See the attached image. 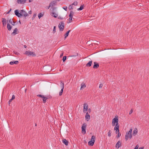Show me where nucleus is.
Returning a JSON list of instances; mask_svg holds the SVG:
<instances>
[{
    "instance_id": "1",
    "label": "nucleus",
    "mask_w": 149,
    "mask_h": 149,
    "mask_svg": "<svg viewBox=\"0 0 149 149\" xmlns=\"http://www.w3.org/2000/svg\"><path fill=\"white\" fill-rule=\"evenodd\" d=\"M132 129H131L128 132H127L125 137V139L126 141L127 140L128 138L130 139L132 138Z\"/></svg>"
},
{
    "instance_id": "2",
    "label": "nucleus",
    "mask_w": 149,
    "mask_h": 149,
    "mask_svg": "<svg viewBox=\"0 0 149 149\" xmlns=\"http://www.w3.org/2000/svg\"><path fill=\"white\" fill-rule=\"evenodd\" d=\"M56 8L55 7H52L50 9L51 15L55 18L57 17L58 16V15L54 11Z\"/></svg>"
},
{
    "instance_id": "3",
    "label": "nucleus",
    "mask_w": 149,
    "mask_h": 149,
    "mask_svg": "<svg viewBox=\"0 0 149 149\" xmlns=\"http://www.w3.org/2000/svg\"><path fill=\"white\" fill-rule=\"evenodd\" d=\"M24 54L28 56H36V55L35 53L33 52L29 51H26L25 53Z\"/></svg>"
},
{
    "instance_id": "4",
    "label": "nucleus",
    "mask_w": 149,
    "mask_h": 149,
    "mask_svg": "<svg viewBox=\"0 0 149 149\" xmlns=\"http://www.w3.org/2000/svg\"><path fill=\"white\" fill-rule=\"evenodd\" d=\"M86 124L85 123H84L82 125L81 127L82 132L83 134H85L86 133Z\"/></svg>"
},
{
    "instance_id": "5",
    "label": "nucleus",
    "mask_w": 149,
    "mask_h": 149,
    "mask_svg": "<svg viewBox=\"0 0 149 149\" xmlns=\"http://www.w3.org/2000/svg\"><path fill=\"white\" fill-rule=\"evenodd\" d=\"M118 116H115V117L113 118L112 120V125L113 126H114L115 125V123H118Z\"/></svg>"
},
{
    "instance_id": "6",
    "label": "nucleus",
    "mask_w": 149,
    "mask_h": 149,
    "mask_svg": "<svg viewBox=\"0 0 149 149\" xmlns=\"http://www.w3.org/2000/svg\"><path fill=\"white\" fill-rule=\"evenodd\" d=\"M58 26L60 30L61 31H63L64 27V22H61L59 24Z\"/></svg>"
},
{
    "instance_id": "7",
    "label": "nucleus",
    "mask_w": 149,
    "mask_h": 149,
    "mask_svg": "<svg viewBox=\"0 0 149 149\" xmlns=\"http://www.w3.org/2000/svg\"><path fill=\"white\" fill-rule=\"evenodd\" d=\"M19 12L21 13V17L23 16L25 17L28 16V14L23 10H21Z\"/></svg>"
},
{
    "instance_id": "8",
    "label": "nucleus",
    "mask_w": 149,
    "mask_h": 149,
    "mask_svg": "<svg viewBox=\"0 0 149 149\" xmlns=\"http://www.w3.org/2000/svg\"><path fill=\"white\" fill-rule=\"evenodd\" d=\"M60 86L61 88V89L59 93V95L60 96L62 95L64 88V84L61 81Z\"/></svg>"
},
{
    "instance_id": "9",
    "label": "nucleus",
    "mask_w": 149,
    "mask_h": 149,
    "mask_svg": "<svg viewBox=\"0 0 149 149\" xmlns=\"http://www.w3.org/2000/svg\"><path fill=\"white\" fill-rule=\"evenodd\" d=\"M74 14V13L72 11H71L70 12V13L69 15V22H71L72 20V18L73 17V15Z\"/></svg>"
},
{
    "instance_id": "10",
    "label": "nucleus",
    "mask_w": 149,
    "mask_h": 149,
    "mask_svg": "<svg viewBox=\"0 0 149 149\" xmlns=\"http://www.w3.org/2000/svg\"><path fill=\"white\" fill-rule=\"evenodd\" d=\"M15 14L19 17H21V13H19V11L18 10H16L15 11Z\"/></svg>"
},
{
    "instance_id": "11",
    "label": "nucleus",
    "mask_w": 149,
    "mask_h": 149,
    "mask_svg": "<svg viewBox=\"0 0 149 149\" xmlns=\"http://www.w3.org/2000/svg\"><path fill=\"white\" fill-rule=\"evenodd\" d=\"M88 109V105L86 103H84V104L83 112L85 113V111H87Z\"/></svg>"
},
{
    "instance_id": "12",
    "label": "nucleus",
    "mask_w": 149,
    "mask_h": 149,
    "mask_svg": "<svg viewBox=\"0 0 149 149\" xmlns=\"http://www.w3.org/2000/svg\"><path fill=\"white\" fill-rule=\"evenodd\" d=\"M56 5V1H52L49 4V5L51 7H53V6H55Z\"/></svg>"
},
{
    "instance_id": "13",
    "label": "nucleus",
    "mask_w": 149,
    "mask_h": 149,
    "mask_svg": "<svg viewBox=\"0 0 149 149\" xmlns=\"http://www.w3.org/2000/svg\"><path fill=\"white\" fill-rule=\"evenodd\" d=\"M26 1V0H17V2L18 3L23 4Z\"/></svg>"
},
{
    "instance_id": "14",
    "label": "nucleus",
    "mask_w": 149,
    "mask_h": 149,
    "mask_svg": "<svg viewBox=\"0 0 149 149\" xmlns=\"http://www.w3.org/2000/svg\"><path fill=\"white\" fill-rule=\"evenodd\" d=\"M85 118L87 121H88L90 118V115L87 112L85 116Z\"/></svg>"
},
{
    "instance_id": "15",
    "label": "nucleus",
    "mask_w": 149,
    "mask_h": 149,
    "mask_svg": "<svg viewBox=\"0 0 149 149\" xmlns=\"http://www.w3.org/2000/svg\"><path fill=\"white\" fill-rule=\"evenodd\" d=\"M18 32H19L17 31V29L16 28L14 29L13 32L12 33V35H15L16 34L18 33Z\"/></svg>"
},
{
    "instance_id": "16",
    "label": "nucleus",
    "mask_w": 149,
    "mask_h": 149,
    "mask_svg": "<svg viewBox=\"0 0 149 149\" xmlns=\"http://www.w3.org/2000/svg\"><path fill=\"white\" fill-rule=\"evenodd\" d=\"M99 67V65L98 63L96 62H94V65L93 66L94 68H97Z\"/></svg>"
},
{
    "instance_id": "17",
    "label": "nucleus",
    "mask_w": 149,
    "mask_h": 149,
    "mask_svg": "<svg viewBox=\"0 0 149 149\" xmlns=\"http://www.w3.org/2000/svg\"><path fill=\"white\" fill-rule=\"evenodd\" d=\"M121 143L120 141H118L116 145V147L118 148L121 146Z\"/></svg>"
},
{
    "instance_id": "18",
    "label": "nucleus",
    "mask_w": 149,
    "mask_h": 149,
    "mask_svg": "<svg viewBox=\"0 0 149 149\" xmlns=\"http://www.w3.org/2000/svg\"><path fill=\"white\" fill-rule=\"evenodd\" d=\"M63 143H64L65 145H68V141L65 139H64L62 140Z\"/></svg>"
},
{
    "instance_id": "19",
    "label": "nucleus",
    "mask_w": 149,
    "mask_h": 149,
    "mask_svg": "<svg viewBox=\"0 0 149 149\" xmlns=\"http://www.w3.org/2000/svg\"><path fill=\"white\" fill-rule=\"evenodd\" d=\"M9 22L10 23L13 25L14 26L15 25V22L13 21V19H10L9 20H8L7 22Z\"/></svg>"
},
{
    "instance_id": "20",
    "label": "nucleus",
    "mask_w": 149,
    "mask_h": 149,
    "mask_svg": "<svg viewBox=\"0 0 149 149\" xmlns=\"http://www.w3.org/2000/svg\"><path fill=\"white\" fill-rule=\"evenodd\" d=\"M138 130L136 128H135L133 131V136H135L137 133Z\"/></svg>"
},
{
    "instance_id": "21",
    "label": "nucleus",
    "mask_w": 149,
    "mask_h": 149,
    "mask_svg": "<svg viewBox=\"0 0 149 149\" xmlns=\"http://www.w3.org/2000/svg\"><path fill=\"white\" fill-rule=\"evenodd\" d=\"M18 61H11L10 63V65H13L14 64H17L18 63Z\"/></svg>"
},
{
    "instance_id": "22",
    "label": "nucleus",
    "mask_w": 149,
    "mask_h": 149,
    "mask_svg": "<svg viewBox=\"0 0 149 149\" xmlns=\"http://www.w3.org/2000/svg\"><path fill=\"white\" fill-rule=\"evenodd\" d=\"M12 27V26L9 23L7 24V28L8 30L9 31L11 30Z\"/></svg>"
},
{
    "instance_id": "23",
    "label": "nucleus",
    "mask_w": 149,
    "mask_h": 149,
    "mask_svg": "<svg viewBox=\"0 0 149 149\" xmlns=\"http://www.w3.org/2000/svg\"><path fill=\"white\" fill-rule=\"evenodd\" d=\"M92 61H89L88 63H87L86 64V66H87V67H90L91 66V64H92Z\"/></svg>"
},
{
    "instance_id": "24",
    "label": "nucleus",
    "mask_w": 149,
    "mask_h": 149,
    "mask_svg": "<svg viewBox=\"0 0 149 149\" xmlns=\"http://www.w3.org/2000/svg\"><path fill=\"white\" fill-rule=\"evenodd\" d=\"M86 87V86L85 85V84H84L83 83H82L81 84V87L80 88V89L82 90L83 89V88H85Z\"/></svg>"
},
{
    "instance_id": "25",
    "label": "nucleus",
    "mask_w": 149,
    "mask_h": 149,
    "mask_svg": "<svg viewBox=\"0 0 149 149\" xmlns=\"http://www.w3.org/2000/svg\"><path fill=\"white\" fill-rule=\"evenodd\" d=\"M94 143L92 141H89L88 142V145L90 146H93L94 144Z\"/></svg>"
},
{
    "instance_id": "26",
    "label": "nucleus",
    "mask_w": 149,
    "mask_h": 149,
    "mask_svg": "<svg viewBox=\"0 0 149 149\" xmlns=\"http://www.w3.org/2000/svg\"><path fill=\"white\" fill-rule=\"evenodd\" d=\"M70 30H69L65 34L64 36H65V38H66L69 35V32H70Z\"/></svg>"
},
{
    "instance_id": "27",
    "label": "nucleus",
    "mask_w": 149,
    "mask_h": 149,
    "mask_svg": "<svg viewBox=\"0 0 149 149\" xmlns=\"http://www.w3.org/2000/svg\"><path fill=\"white\" fill-rule=\"evenodd\" d=\"M95 136L93 135L91 137V141H92L94 143L95 141Z\"/></svg>"
},
{
    "instance_id": "28",
    "label": "nucleus",
    "mask_w": 149,
    "mask_h": 149,
    "mask_svg": "<svg viewBox=\"0 0 149 149\" xmlns=\"http://www.w3.org/2000/svg\"><path fill=\"white\" fill-rule=\"evenodd\" d=\"M84 7V5H81L79 8L77 9V10H81L83 9Z\"/></svg>"
},
{
    "instance_id": "29",
    "label": "nucleus",
    "mask_w": 149,
    "mask_h": 149,
    "mask_svg": "<svg viewBox=\"0 0 149 149\" xmlns=\"http://www.w3.org/2000/svg\"><path fill=\"white\" fill-rule=\"evenodd\" d=\"M78 56V54L77 53L75 55H70L69 56L70 57H74L76 56Z\"/></svg>"
},
{
    "instance_id": "30",
    "label": "nucleus",
    "mask_w": 149,
    "mask_h": 149,
    "mask_svg": "<svg viewBox=\"0 0 149 149\" xmlns=\"http://www.w3.org/2000/svg\"><path fill=\"white\" fill-rule=\"evenodd\" d=\"M48 98H47L46 97H44L43 98V101L44 103H45L46 102V100H47V99H48Z\"/></svg>"
},
{
    "instance_id": "31",
    "label": "nucleus",
    "mask_w": 149,
    "mask_h": 149,
    "mask_svg": "<svg viewBox=\"0 0 149 149\" xmlns=\"http://www.w3.org/2000/svg\"><path fill=\"white\" fill-rule=\"evenodd\" d=\"M68 8L69 10H72L73 9V5L71 4L68 7Z\"/></svg>"
},
{
    "instance_id": "32",
    "label": "nucleus",
    "mask_w": 149,
    "mask_h": 149,
    "mask_svg": "<svg viewBox=\"0 0 149 149\" xmlns=\"http://www.w3.org/2000/svg\"><path fill=\"white\" fill-rule=\"evenodd\" d=\"M111 130H109L108 133V136L109 137H110L111 136Z\"/></svg>"
},
{
    "instance_id": "33",
    "label": "nucleus",
    "mask_w": 149,
    "mask_h": 149,
    "mask_svg": "<svg viewBox=\"0 0 149 149\" xmlns=\"http://www.w3.org/2000/svg\"><path fill=\"white\" fill-rule=\"evenodd\" d=\"M2 23H6V20L4 18H2Z\"/></svg>"
},
{
    "instance_id": "34",
    "label": "nucleus",
    "mask_w": 149,
    "mask_h": 149,
    "mask_svg": "<svg viewBox=\"0 0 149 149\" xmlns=\"http://www.w3.org/2000/svg\"><path fill=\"white\" fill-rule=\"evenodd\" d=\"M43 15L41 13H39V14L38 15V17L39 19Z\"/></svg>"
},
{
    "instance_id": "35",
    "label": "nucleus",
    "mask_w": 149,
    "mask_h": 149,
    "mask_svg": "<svg viewBox=\"0 0 149 149\" xmlns=\"http://www.w3.org/2000/svg\"><path fill=\"white\" fill-rule=\"evenodd\" d=\"M72 4L73 5L77 6V1H74Z\"/></svg>"
},
{
    "instance_id": "36",
    "label": "nucleus",
    "mask_w": 149,
    "mask_h": 149,
    "mask_svg": "<svg viewBox=\"0 0 149 149\" xmlns=\"http://www.w3.org/2000/svg\"><path fill=\"white\" fill-rule=\"evenodd\" d=\"M66 56H64L63 57V62H64L66 59Z\"/></svg>"
},
{
    "instance_id": "37",
    "label": "nucleus",
    "mask_w": 149,
    "mask_h": 149,
    "mask_svg": "<svg viewBox=\"0 0 149 149\" xmlns=\"http://www.w3.org/2000/svg\"><path fill=\"white\" fill-rule=\"evenodd\" d=\"M56 27L54 26V28L53 30V33H54L56 32Z\"/></svg>"
},
{
    "instance_id": "38",
    "label": "nucleus",
    "mask_w": 149,
    "mask_h": 149,
    "mask_svg": "<svg viewBox=\"0 0 149 149\" xmlns=\"http://www.w3.org/2000/svg\"><path fill=\"white\" fill-rule=\"evenodd\" d=\"M37 96H38V97H41L42 98L44 97V95H37Z\"/></svg>"
},
{
    "instance_id": "39",
    "label": "nucleus",
    "mask_w": 149,
    "mask_h": 149,
    "mask_svg": "<svg viewBox=\"0 0 149 149\" xmlns=\"http://www.w3.org/2000/svg\"><path fill=\"white\" fill-rule=\"evenodd\" d=\"M116 127H119V125H118V123H117L115 125Z\"/></svg>"
},
{
    "instance_id": "40",
    "label": "nucleus",
    "mask_w": 149,
    "mask_h": 149,
    "mask_svg": "<svg viewBox=\"0 0 149 149\" xmlns=\"http://www.w3.org/2000/svg\"><path fill=\"white\" fill-rule=\"evenodd\" d=\"M119 127H115L114 128V130H119Z\"/></svg>"
},
{
    "instance_id": "41",
    "label": "nucleus",
    "mask_w": 149,
    "mask_h": 149,
    "mask_svg": "<svg viewBox=\"0 0 149 149\" xmlns=\"http://www.w3.org/2000/svg\"><path fill=\"white\" fill-rule=\"evenodd\" d=\"M121 135V134H120L119 132L118 133V135L116 136V137L118 138L120 137V136Z\"/></svg>"
},
{
    "instance_id": "42",
    "label": "nucleus",
    "mask_w": 149,
    "mask_h": 149,
    "mask_svg": "<svg viewBox=\"0 0 149 149\" xmlns=\"http://www.w3.org/2000/svg\"><path fill=\"white\" fill-rule=\"evenodd\" d=\"M103 84H100L99 86V88H101L102 86H103Z\"/></svg>"
},
{
    "instance_id": "43",
    "label": "nucleus",
    "mask_w": 149,
    "mask_h": 149,
    "mask_svg": "<svg viewBox=\"0 0 149 149\" xmlns=\"http://www.w3.org/2000/svg\"><path fill=\"white\" fill-rule=\"evenodd\" d=\"M139 147V146L138 145H137L134 148V149H138Z\"/></svg>"
},
{
    "instance_id": "44",
    "label": "nucleus",
    "mask_w": 149,
    "mask_h": 149,
    "mask_svg": "<svg viewBox=\"0 0 149 149\" xmlns=\"http://www.w3.org/2000/svg\"><path fill=\"white\" fill-rule=\"evenodd\" d=\"M133 112V110L132 109L129 112V114L130 115L131 114H132V113Z\"/></svg>"
},
{
    "instance_id": "45",
    "label": "nucleus",
    "mask_w": 149,
    "mask_h": 149,
    "mask_svg": "<svg viewBox=\"0 0 149 149\" xmlns=\"http://www.w3.org/2000/svg\"><path fill=\"white\" fill-rule=\"evenodd\" d=\"M15 98V96L14 95H12V97L11 98V99L12 100H13V99H14Z\"/></svg>"
},
{
    "instance_id": "46",
    "label": "nucleus",
    "mask_w": 149,
    "mask_h": 149,
    "mask_svg": "<svg viewBox=\"0 0 149 149\" xmlns=\"http://www.w3.org/2000/svg\"><path fill=\"white\" fill-rule=\"evenodd\" d=\"M116 131H115V132H116V134H118V133L119 132V130H115Z\"/></svg>"
},
{
    "instance_id": "47",
    "label": "nucleus",
    "mask_w": 149,
    "mask_h": 149,
    "mask_svg": "<svg viewBox=\"0 0 149 149\" xmlns=\"http://www.w3.org/2000/svg\"><path fill=\"white\" fill-rule=\"evenodd\" d=\"M11 10V9H10V10L6 13L7 14H9Z\"/></svg>"
},
{
    "instance_id": "48",
    "label": "nucleus",
    "mask_w": 149,
    "mask_h": 149,
    "mask_svg": "<svg viewBox=\"0 0 149 149\" xmlns=\"http://www.w3.org/2000/svg\"><path fill=\"white\" fill-rule=\"evenodd\" d=\"M13 52L15 54H16V55H18V54H19V53L17 52L16 51H13Z\"/></svg>"
},
{
    "instance_id": "49",
    "label": "nucleus",
    "mask_w": 149,
    "mask_h": 149,
    "mask_svg": "<svg viewBox=\"0 0 149 149\" xmlns=\"http://www.w3.org/2000/svg\"><path fill=\"white\" fill-rule=\"evenodd\" d=\"M13 100H12L11 99H10L9 100V105H10V103H11V101Z\"/></svg>"
},
{
    "instance_id": "50",
    "label": "nucleus",
    "mask_w": 149,
    "mask_h": 149,
    "mask_svg": "<svg viewBox=\"0 0 149 149\" xmlns=\"http://www.w3.org/2000/svg\"><path fill=\"white\" fill-rule=\"evenodd\" d=\"M3 26H4L6 25V23H2Z\"/></svg>"
},
{
    "instance_id": "51",
    "label": "nucleus",
    "mask_w": 149,
    "mask_h": 149,
    "mask_svg": "<svg viewBox=\"0 0 149 149\" xmlns=\"http://www.w3.org/2000/svg\"><path fill=\"white\" fill-rule=\"evenodd\" d=\"M50 7H51V6H50V5H49V6H47L46 7V8L47 9H49Z\"/></svg>"
},
{
    "instance_id": "52",
    "label": "nucleus",
    "mask_w": 149,
    "mask_h": 149,
    "mask_svg": "<svg viewBox=\"0 0 149 149\" xmlns=\"http://www.w3.org/2000/svg\"><path fill=\"white\" fill-rule=\"evenodd\" d=\"M36 14H34L33 15V18H34L36 16Z\"/></svg>"
},
{
    "instance_id": "53",
    "label": "nucleus",
    "mask_w": 149,
    "mask_h": 149,
    "mask_svg": "<svg viewBox=\"0 0 149 149\" xmlns=\"http://www.w3.org/2000/svg\"><path fill=\"white\" fill-rule=\"evenodd\" d=\"M58 18L59 19H63V18L62 17H60V16H59L58 17Z\"/></svg>"
},
{
    "instance_id": "54",
    "label": "nucleus",
    "mask_w": 149,
    "mask_h": 149,
    "mask_svg": "<svg viewBox=\"0 0 149 149\" xmlns=\"http://www.w3.org/2000/svg\"><path fill=\"white\" fill-rule=\"evenodd\" d=\"M63 8L66 11L67 10V7H66V8H64V7Z\"/></svg>"
},
{
    "instance_id": "55",
    "label": "nucleus",
    "mask_w": 149,
    "mask_h": 149,
    "mask_svg": "<svg viewBox=\"0 0 149 149\" xmlns=\"http://www.w3.org/2000/svg\"><path fill=\"white\" fill-rule=\"evenodd\" d=\"M63 53H62L61 54L60 56V57H61L62 56H63Z\"/></svg>"
},
{
    "instance_id": "56",
    "label": "nucleus",
    "mask_w": 149,
    "mask_h": 149,
    "mask_svg": "<svg viewBox=\"0 0 149 149\" xmlns=\"http://www.w3.org/2000/svg\"><path fill=\"white\" fill-rule=\"evenodd\" d=\"M143 147H141L139 148V149H143Z\"/></svg>"
},
{
    "instance_id": "57",
    "label": "nucleus",
    "mask_w": 149,
    "mask_h": 149,
    "mask_svg": "<svg viewBox=\"0 0 149 149\" xmlns=\"http://www.w3.org/2000/svg\"><path fill=\"white\" fill-rule=\"evenodd\" d=\"M29 14H31L32 13V11H30L29 12Z\"/></svg>"
},
{
    "instance_id": "58",
    "label": "nucleus",
    "mask_w": 149,
    "mask_h": 149,
    "mask_svg": "<svg viewBox=\"0 0 149 149\" xmlns=\"http://www.w3.org/2000/svg\"><path fill=\"white\" fill-rule=\"evenodd\" d=\"M33 0H29V2H32L33 1Z\"/></svg>"
},
{
    "instance_id": "59",
    "label": "nucleus",
    "mask_w": 149,
    "mask_h": 149,
    "mask_svg": "<svg viewBox=\"0 0 149 149\" xmlns=\"http://www.w3.org/2000/svg\"><path fill=\"white\" fill-rule=\"evenodd\" d=\"M88 111H89V113H90V112H91V109H89Z\"/></svg>"
},
{
    "instance_id": "60",
    "label": "nucleus",
    "mask_w": 149,
    "mask_h": 149,
    "mask_svg": "<svg viewBox=\"0 0 149 149\" xmlns=\"http://www.w3.org/2000/svg\"><path fill=\"white\" fill-rule=\"evenodd\" d=\"M24 48H26V45H24Z\"/></svg>"
},
{
    "instance_id": "61",
    "label": "nucleus",
    "mask_w": 149,
    "mask_h": 149,
    "mask_svg": "<svg viewBox=\"0 0 149 149\" xmlns=\"http://www.w3.org/2000/svg\"><path fill=\"white\" fill-rule=\"evenodd\" d=\"M26 90H27V89H25V92H26Z\"/></svg>"
},
{
    "instance_id": "62",
    "label": "nucleus",
    "mask_w": 149,
    "mask_h": 149,
    "mask_svg": "<svg viewBox=\"0 0 149 149\" xmlns=\"http://www.w3.org/2000/svg\"><path fill=\"white\" fill-rule=\"evenodd\" d=\"M35 125H36V126L37 125H36V124H35Z\"/></svg>"
},
{
    "instance_id": "63",
    "label": "nucleus",
    "mask_w": 149,
    "mask_h": 149,
    "mask_svg": "<svg viewBox=\"0 0 149 149\" xmlns=\"http://www.w3.org/2000/svg\"><path fill=\"white\" fill-rule=\"evenodd\" d=\"M19 23L20 24V23H21V22H20V21H19Z\"/></svg>"
}]
</instances>
